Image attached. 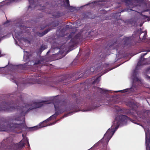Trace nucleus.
Instances as JSON below:
<instances>
[{"label":"nucleus","instance_id":"5","mask_svg":"<svg viewBox=\"0 0 150 150\" xmlns=\"http://www.w3.org/2000/svg\"><path fill=\"white\" fill-rule=\"evenodd\" d=\"M146 135V150H150L149 144L150 142V134L149 132L146 131L144 128Z\"/></svg>","mask_w":150,"mask_h":150},{"label":"nucleus","instance_id":"3","mask_svg":"<svg viewBox=\"0 0 150 150\" xmlns=\"http://www.w3.org/2000/svg\"><path fill=\"white\" fill-rule=\"evenodd\" d=\"M25 122L24 117H21L19 118H16L13 120L14 123L11 124L10 126L9 125L7 127V128H5V127L4 125H1L0 127V131H6L13 130L15 128L22 129L24 127V124L22 123Z\"/></svg>","mask_w":150,"mask_h":150},{"label":"nucleus","instance_id":"19","mask_svg":"<svg viewBox=\"0 0 150 150\" xmlns=\"http://www.w3.org/2000/svg\"><path fill=\"white\" fill-rule=\"evenodd\" d=\"M32 0H29V3H30V5H32ZM31 6H29V8Z\"/></svg>","mask_w":150,"mask_h":150},{"label":"nucleus","instance_id":"27","mask_svg":"<svg viewBox=\"0 0 150 150\" xmlns=\"http://www.w3.org/2000/svg\"><path fill=\"white\" fill-rule=\"evenodd\" d=\"M68 115H71V114L70 113H69L68 114Z\"/></svg>","mask_w":150,"mask_h":150},{"label":"nucleus","instance_id":"20","mask_svg":"<svg viewBox=\"0 0 150 150\" xmlns=\"http://www.w3.org/2000/svg\"><path fill=\"white\" fill-rule=\"evenodd\" d=\"M146 37V34L145 33L144 35V36L143 38V40H144L145 39Z\"/></svg>","mask_w":150,"mask_h":150},{"label":"nucleus","instance_id":"17","mask_svg":"<svg viewBox=\"0 0 150 150\" xmlns=\"http://www.w3.org/2000/svg\"><path fill=\"white\" fill-rule=\"evenodd\" d=\"M18 34L17 33H16V34H15V37L16 38H17L18 39V40H19V38L18 37Z\"/></svg>","mask_w":150,"mask_h":150},{"label":"nucleus","instance_id":"8","mask_svg":"<svg viewBox=\"0 0 150 150\" xmlns=\"http://www.w3.org/2000/svg\"><path fill=\"white\" fill-rule=\"evenodd\" d=\"M132 78L134 81H138L139 80V79L138 78L137 75L136 74L135 71L134 72L133 75L132 76Z\"/></svg>","mask_w":150,"mask_h":150},{"label":"nucleus","instance_id":"12","mask_svg":"<svg viewBox=\"0 0 150 150\" xmlns=\"http://www.w3.org/2000/svg\"><path fill=\"white\" fill-rule=\"evenodd\" d=\"M108 67V65L107 64H105L104 65H101L100 67V69H101V68H102L103 69V68H106Z\"/></svg>","mask_w":150,"mask_h":150},{"label":"nucleus","instance_id":"10","mask_svg":"<svg viewBox=\"0 0 150 150\" xmlns=\"http://www.w3.org/2000/svg\"><path fill=\"white\" fill-rule=\"evenodd\" d=\"M97 91L98 92L102 93H106L107 91L106 90L101 88H97Z\"/></svg>","mask_w":150,"mask_h":150},{"label":"nucleus","instance_id":"2","mask_svg":"<svg viewBox=\"0 0 150 150\" xmlns=\"http://www.w3.org/2000/svg\"><path fill=\"white\" fill-rule=\"evenodd\" d=\"M54 105L56 111L55 113L49 117L46 120L41 123L39 125L32 127V128L33 129L36 130L42 127L49 126L54 124L57 122V121L53 122L52 123L49 124L47 125H44L43 124L47 121L51 120L52 119L55 118V117L57 115L67 110L66 107L63 105H61L59 102H56L54 103Z\"/></svg>","mask_w":150,"mask_h":150},{"label":"nucleus","instance_id":"16","mask_svg":"<svg viewBox=\"0 0 150 150\" xmlns=\"http://www.w3.org/2000/svg\"><path fill=\"white\" fill-rule=\"evenodd\" d=\"M120 91H121V92H122V93H123V92H126L127 91L126 89H125V90H123L115 91V92H119Z\"/></svg>","mask_w":150,"mask_h":150},{"label":"nucleus","instance_id":"1","mask_svg":"<svg viewBox=\"0 0 150 150\" xmlns=\"http://www.w3.org/2000/svg\"><path fill=\"white\" fill-rule=\"evenodd\" d=\"M128 119L127 117L123 115H120L116 117L112 125L111 128L107 130L102 140H104L105 142L108 143L120 125L123 122H126Z\"/></svg>","mask_w":150,"mask_h":150},{"label":"nucleus","instance_id":"6","mask_svg":"<svg viewBox=\"0 0 150 150\" xmlns=\"http://www.w3.org/2000/svg\"><path fill=\"white\" fill-rule=\"evenodd\" d=\"M146 54L147 53H146L142 54H141L140 60H139L137 64V67L139 66L140 65H142L144 64H146L145 63V62H146V61H147L148 59H144L143 58L144 56L146 55Z\"/></svg>","mask_w":150,"mask_h":150},{"label":"nucleus","instance_id":"18","mask_svg":"<svg viewBox=\"0 0 150 150\" xmlns=\"http://www.w3.org/2000/svg\"><path fill=\"white\" fill-rule=\"evenodd\" d=\"M144 18H147V19L148 21H149L150 20V19L149 18L146 16H144Z\"/></svg>","mask_w":150,"mask_h":150},{"label":"nucleus","instance_id":"9","mask_svg":"<svg viewBox=\"0 0 150 150\" xmlns=\"http://www.w3.org/2000/svg\"><path fill=\"white\" fill-rule=\"evenodd\" d=\"M28 54V52L26 51H24V56L23 59L25 61H27L28 59V57L27 56Z\"/></svg>","mask_w":150,"mask_h":150},{"label":"nucleus","instance_id":"21","mask_svg":"<svg viewBox=\"0 0 150 150\" xmlns=\"http://www.w3.org/2000/svg\"><path fill=\"white\" fill-rule=\"evenodd\" d=\"M49 31V30H47L46 31H45L44 33L42 35H44L46 34Z\"/></svg>","mask_w":150,"mask_h":150},{"label":"nucleus","instance_id":"30","mask_svg":"<svg viewBox=\"0 0 150 150\" xmlns=\"http://www.w3.org/2000/svg\"><path fill=\"white\" fill-rule=\"evenodd\" d=\"M150 40V41H149V42H150V40Z\"/></svg>","mask_w":150,"mask_h":150},{"label":"nucleus","instance_id":"25","mask_svg":"<svg viewBox=\"0 0 150 150\" xmlns=\"http://www.w3.org/2000/svg\"><path fill=\"white\" fill-rule=\"evenodd\" d=\"M148 71H150V67L148 69Z\"/></svg>","mask_w":150,"mask_h":150},{"label":"nucleus","instance_id":"29","mask_svg":"<svg viewBox=\"0 0 150 150\" xmlns=\"http://www.w3.org/2000/svg\"><path fill=\"white\" fill-rule=\"evenodd\" d=\"M127 38H126V39H127Z\"/></svg>","mask_w":150,"mask_h":150},{"label":"nucleus","instance_id":"13","mask_svg":"<svg viewBox=\"0 0 150 150\" xmlns=\"http://www.w3.org/2000/svg\"><path fill=\"white\" fill-rule=\"evenodd\" d=\"M47 48V46L45 45H42L41 47V50H43Z\"/></svg>","mask_w":150,"mask_h":150},{"label":"nucleus","instance_id":"11","mask_svg":"<svg viewBox=\"0 0 150 150\" xmlns=\"http://www.w3.org/2000/svg\"><path fill=\"white\" fill-rule=\"evenodd\" d=\"M100 80V77H98L97 78H96L95 80L93 81V83L95 84L96 83H98V82Z\"/></svg>","mask_w":150,"mask_h":150},{"label":"nucleus","instance_id":"15","mask_svg":"<svg viewBox=\"0 0 150 150\" xmlns=\"http://www.w3.org/2000/svg\"><path fill=\"white\" fill-rule=\"evenodd\" d=\"M147 6H148V7L149 8V9H148L147 10L144 11H143V12H145V11H149V14H150V3Z\"/></svg>","mask_w":150,"mask_h":150},{"label":"nucleus","instance_id":"23","mask_svg":"<svg viewBox=\"0 0 150 150\" xmlns=\"http://www.w3.org/2000/svg\"><path fill=\"white\" fill-rule=\"evenodd\" d=\"M93 68H91L90 69V70L91 72H93Z\"/></svg>","mask_w":150,"mask_h":150},{"label":"nucleus","instance_id":"7","mask_svg":"<svg viewBox=\"0 0 150 150\" xmlns=\"http://www.w3.org/2000/svg\"><path fill=\"white\" fill-rule=\"evenodd\" d=\"M26 143H27L28 146H29V144L28 140L27 139H23L18 144V148H21L24 146L25 144Z\"/></svg>","mask_w":150,"mask_h":150},{"label":"nucleus","instance_id":"28","mask_svg":"<svg viewBox=\"0 0 150 150\" xmlns=\"http://www.w3.org/2000/svg\"><path fill=\"white\" fill-rule=\"evenodd\" d=\"M1 52L0 51V57H1Z\"/></svg>","mask_w":150,"mask_h":150},{"label":"nucleus","instance_id":"22","mask_svg":"<svg viewBox=\"0 0 150 150\" xmlns=\"http://www.w3.org/2000/svg\"><path fill=\"white\" fill-rule=\"evenodd\" d=\"M93 4L94 5V6H95V2H92V3H89V4Z\"/></svg>","mask_w":150,"mask_h":150},{"label":"nucleus","instance_id":"14","mask_svg":"<svg viewBox=\"0 0 150 150\" xmlns=\"http://www.w3.org/2000/svg\"><path fill=\"white\" fill-rule=\"evenodd\" d=\"M66 5L67 6H69V0H65Z\"/></svg>","mask_w":150,"mask_h":150},{"label":"nucleus","instance_id":"26","mask_svg":"<svg viewBox=\"0 0 150 150\" xmlns=\"http://www.w3.org/2000/svg\"><path fill=\"white\" fill-rule=\"evenodd\" d=\"M142 24H140V26L141 27V26H142Z\"/></svg>","mask_w":150,"mask_h":150},{"label":"nucleus","instance_id":"4","mask_svg":"<svg viewBox=\"0 0 150 150\" xmlns=\"http://www.w3.org/2000/svg\"><path fill=\"white\" fill-rule=\"evenodd\" d=\"M43 104V102H34L31 104H27L25 107L21 108V114L22 115H24L28 110L40 107L42 106Z\"/></svg>","mask_w":150,"mask_h":150},{"label":"nucleus","instance_id":"24","mask_svg":"<svg viewBox=\"0 0 150 150\" xmlns=\"http://www.w3.org/2000/svg\"><path fill=\"white\" fill-rule=\"evenodd\" d=\"M67 115H65L62 117H67Z\"/></svg>","mask_w":150,"mask_h":150}]
</instances>
